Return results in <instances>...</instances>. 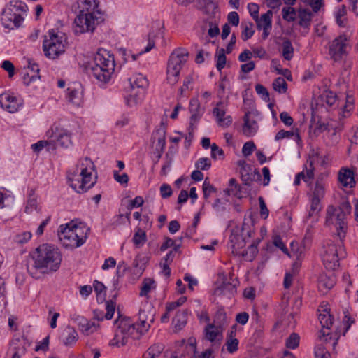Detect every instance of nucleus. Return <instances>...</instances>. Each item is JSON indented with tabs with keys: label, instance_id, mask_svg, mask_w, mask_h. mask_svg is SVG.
<instances>
[{
	"label": "nucleus",
	"instance_id": "1",
	"mask_svg": "<svg viewBox=\"0 0 358 358\" xmlns=\"http://www.w3.org/2000/svg\"><path fill=\"white\" fill-rule=\"evenodd\" d=\"M34 260L33 268L40 269L43 273L57 271L61 265L62 256L54 245L43 243L30 253Z\"/></svg>",
	"mask_w": 358,
	"mask_h": 358
},
{
	"label": "nucleus",
	"instance_id": "2",
	"mask_svg": "<svg viewBox=\"0 0 358 358\" xmlns=\"http://www.w3.org/2000/svg\"><path fill=\"white\" fill-rule=\"evenodd\" d=\"M95 166L89 157L82 159L77 166L76 170L68 172L67 180L69 185L77 193H84L94 186L92 180V170Z\"/></svg>",
	"mask_w": 358,
	"mask_h": 358
},
{
	"label": "nucleus",
	"instance_id": "3",
	"mask_svg": "<svg viewBox=\"0 0 358 358\" xmlns=\"http://www.w3.org/2000/svg\"><path fill=\"white\" fill-rule=\"evenodd\" d=\"M115 60L113 55L106 50H99L90 64V73L99 81L108 83L115 70Z\"/></svg>",
	"mask_w": 358,
	"mask_h": 358
},
{
	"label": "nucleus",
	"instance_id": "4",
	"mask_svg": "<svg viewBox=\"0 0 358 358\" xmlns=\"http://www.w3.org/2000/svg\"><path fill=\"white\" fill-rule=\"evenodd\" d=\"M116 330L110 345L112 346H124L128 343L130 337L138 336L139 328L129 317L119 316L115 321ZM142 329L140 330L141 331Z\"/></svg>",
	"mask_w": 358,
	"mask_h": 358
},
{
	"label": "nucleus",
	"instance_id": "5",
	"mask_svg": "<svg viewBox=\"0 0 358 358\" xmlns=\"http://www.w3.org/2000/svg\"><path fill=\"white\" fill-rule=\"evenodd\" d=\"M188 56V51L182 48H178L171 52L167 63L166 80L168 83L174 85L178 83L180 71L186 63Z\"/></svg>",
	"mask_w": 358,
	"mask_h": 358
},
{
	"label": "nucleus",
	"instance_id": "6",
	"mask_svg": "<svg viewBox=\"0 0 358 358\" xmlns=\"http://www.w3.org/2000/svg\"><path fill=\"white\" fill-rule=\"evenodd\" d=\"M345 252L341 245H336L331 241H328L321 252L324 266L328 270L334 271L339 267V259L345 257Z\"/></svg>",
	"mask_w": 358,
	"mask_h": 358
},
{
	"label": "nucleus",
	"instance_id": "7",
	"mask_svg": "<svg viewBox=\"0 0 358 358\" xmlns=\"http://www.w3.org/2000/svg\"><path fill=\"white\" fill-rule=\"evenodd\" d=\"M85 13V10H81L79 14L74 20L73 31L76 34H81L85 32H93L96 27L103 21V13Z\"/></svg>",
	"mask_w": 358,
	"mask_h": 358
},
{
	"label": "nucleus",
	"instance_id": "8",
	"mask_svg": "<svg viewBox=\"0 0 358 358\" xmlns=\"http://www.w3.org/2000/svg\"><path fill=\"white\" fill-rule=\"evenodd\" d=\"M22 14L21 1H11L3 9L1 14V23L5 28L13 29L20 26Z\"/></svg>",
	"mask_w": 358,
	"mask_h": 358
},
{
	"label": "nucleus",
	"instance_id": "9",
	"mask_svg": "<svg viewBox=\"0 0 358 358\" xmlns=\"http://www.w3.org/2000/svg\"><path fill=\"white\" fill-rule=\"evenodd\" d=\"M49 38H45L43 43L45 55L50 59H55L65 51L66 38L59 35L54 29L48 32Z\"/></svg>",
	"mask_w": 358,
	"mask_h": 358
},
{
	"label": "nucleus",
	"instance_id": "10",
	"mask_svg": "<svg viewBox=\"0 0 358 358\" xmlns=\"http://www.w3.org/2000/svg\"><path fill=\"white\" fill-rule=\"evenodd\" d=\"M337 215H340L337 208L333 206H329L326 212L325 224L327 226L335 224L336 227V235L338 237L341 243L345 237L347 224L344 219L339 220Z\"/></svg>",
	"mask_w": 358,
	"mask_h": 358
},
{
	"label": "nucleus",
	"instance_id": "11",
	"mask_svg": "<svg viewBox=\"0 0 358 358\" xmlns=\"http://www.w3.org/2000/svg\"><path fill=\"white\" fill-rule=\"evenodd\" d=\"M347 49V36L344 34L340 35L329 43V55L335 62H340L343 57L348 55V51Z\"/></svg>",
	"mask_w": 358,
	"mask_h": 358
},
{
	"label": "nucleus",
	"instance_id": "12",
	"mask_svg": "<svg viewBox=\"0 0 358 358\" xmlns=\"http://www.w3.org/2000/svg\"><path fill=\"white\" fill-rule=\"evenodd\" d=\"M76 237L68 224L59 226L58 238L65 248L72 250L80 247L82 245Z\"/></svg>",
	"mask_w": 358,
	"mask_h": 358
},
{
	"label": "nucleus",
	"instance_id": "13",
	"mask_svg": "<svg viewBox=\"0 0 358 358\" xmlns=\"http://www.w3.org/2000/svg\"><path fill=\"white\" fill-rule=\"evenodd\" d=\"M242 235L241 236L238 235H231L230 236V248L232 249V252L238 255V250L241 248H243L245 245V238L246 237L250 238L252 236V231L250 229V225L245 222L242 226Z\"/></svg>",
	"mask_w": 358,
	"mask_h": 358
},
{
	"label": "nucleus",
	"instance_id": "14",
	"mask_svg": "<svg viewBox=\"0 0 358 358\" xmlns=\"http://www.w3.org/2000/svg\"><path fill=\"white\" fill-rule=\"evenodd\" d=\"M189 110L191 113L190 122L189 127V134L192 135V131L194 129V125L200 120L203 116L205 108L201 106L199 101L196 99H192L189 101Z\"/></svg>",
	"mask_w": 358,
	"mask_h": 358
},
{
	"label": "nucleus",
	"instance_id": "15",
	"mask_svg": "<svg viewBox=\"0 0 358 358\" xmlns=\"http://www.w3.org/2000/svg\"><path fill=\"white\" fill-rule=\"evenodd\" d=\"M227 111V103L224 101H219L213 109V115L215 117L218 126L228 127L232 123V118L230 115L225 116Z\"/></svg>",
	"mask_w": 358,
	"mask_h": 358
},
{
	"label": "nucleus",
	"instance_id": "16",
	"mask_svg": "<svg viewBox=\"0 0 358 358\" xmlns=\"http://www.w3.org/2000/svg\"><path fill=\"white\" fill-rule=\"evenodd\" d=\"M51 131L52 135L50 136V141L52 149H55L58 147L68 148L71 144V136L66 131L57 129L55 132H54L52 129Z\"/></svg>",
	"mask_w": 358,
	"mask_h": 358
},
{
	"label": "nucleus",
	"instance_id": "17",
	"mask_svg": "<svg viewBox=\"0 0 358 358\" xmlns=\"http://www.w3.org/2000/svg\"><path fill=\"white\" fill-rule=\"evenodd\" d=\"M0 105L8 112L15 113L19 110L21 103L13 93L6 92L0 94Z\"/></svg>",
	"mask_w": 358,
	"mask_h": 358
},
{
	"label": "nucleus",
	"instance_id": "18",
	"mask_svg": "<svg viewBox=\"0 0 358 358\" xmlns=\"http://www.w3.org/2000/svg\"><path fill=\"white\" fill-rule=\"evenodd\" d=\"M222 329L215 327V324H208L204 329L205 338L213 344V348L218 349L222 340Z\"/></svg>",
	"mask_w": 358,
	"mask_h": 358
},
{
	"label": "nucleus",
	"instance_id": "19",
	"mask_svg": "<svg viewBox=\"0 0 358 358\" xmlns=\"http://www.w3.org/2000/svg\"><path fill=\"white\" fill-rule=\"evenodd\" d=\"M67 224L83 245L87 238L90 228L85 223L79 222V224H77L73 220Z\"/></svg>",
	"mask_w": 358,
	"mask_h": 358
},
{
	"label": "nucleus",
	"instance_id": "20",
	"mask_svg": "<svg viewBox=\"0 0 358 358\" xmlns=\"http://www.w3.org/2000/svg\"><path fill=\"white\" fill-rule=\"evenodd\" d=\"M318 319L322 327V329L320 331L319 337L321 340L324 339V341L327 342L330 335L329 331L333 324L332 317L329 313L327 312L324 314L320 313L318 316Z\"/></svg>",
	"mask_w": 358,
	"mask_h": 358
},
{
	"label": "nucleus",
	"instance_id": "21",
	"mask_svg": "<svg viewBox=\"0 0 358 358\" xmlns=\"http://www.w3.org/2000/svg\"><path fill=\"white\" fill-rule=\"evenodd\" d=\"M39 68L37 64L29 62L27 67L24 68V84L29 85L39 79Z\"/></svg>",
	"mask_w": 358,
	"mask_h": 358
},
{
	"label": "nucleus",
	"instance_id": "22",
	"mask_svg": "<svg viewBox=\"0 0 358 358\" xmlns=\"http://www.w3.org/2000/svg\"><path fill=\"white\" fill-rule=\"evenodd\" d=\"M336 278L334 273L321 274L318 278V288L323 293L331 289L336 284Z\"/></svg>",
	"mask_w": 358,
	"mask_h": 358
},
{
	"label": "nucleus",
	"instance_id": "23",
	"mask_svg": "<svg viewBox=\"0 0 358 358\" xmlns=\"http://www.w3.org/2000/svg\"><path fill=\"white\" fill-rule=\"evenodd\" d=\"M238 284L237 280L232 282L224 281L222 285L215 290V294L225 295L230 298L236 293V286Z\"/></svg>",
	"mask_w": 358,
	"mask_h": 358
},
{
	"label": "nucleus",
	"instance_id": "24",
	"mask_svg": "<svg viewBox=\"0 0 358 358\" xmlns=\"http://www.w3.org/2000/svg\"><path fill=\"white\" fill-rule=\"evenodd\" d=\"M62 342L66 346H72L78 339V334L76 329L71 326H67L62 334Z\"/></svg>",
	"mask_w": 358,
	"mask_h": 358
},
{
	"label": "nucleus",
	"instance_id": "25",
	"mask_svg": "<svg viewBox=\"0 0 358 358\" xmlns=\"http://www.w3.org/2000/svg\"><path fill=\"white\" fill-rule=\"evenodd\" d=\"M338 180L339 182L346 187H353L356 184L354 178V173L349 169L343 168L341 169L338 174Z\"/></svg>",
	"mask_w": 358,
	"mask_h": 358
},
{
	"label": "nucleus",
	"instance_id": "26",
	"mask_svg": "<svg viewBox=\"0 0 358 358\" xmlns=\"http://www.w3.org/2000/svg\"><path fill=\"white\" fill-rule=\"evenodd\" d=\"M130 85L133 91L136 90H143L148 86V81L141 73L135 74L129 79Z\"/></svg>",
	"mask_w": 358,
	"mask_h": 358
},
{
	"label": "nucleus",
	"instance_id": "27",
	"mask_svg": "<svg viewBox=\"0 0 358 358\" xmlns=\"http://www.w3.org/2000/svg\"><path fill=\"white\" fill-rule=\"evenodd\" d=\"M144 94L145 90H143L135 89L133 91V89H131V93L125 97L126 104L129 107L136 106L143 100Z\"/></svg>",
	"mask_w": 358,
	"mask_h": 358
},
{
	"label": "nucleus",
	"instance_id": "28",
	"mask_svg": "<svg viewBox=\"0 0 358 358\" xmlns=\"http://www.w3.org/2000/svg\"><path fill=\"white\" fill-rule=\"evenodd\" d=\"M298 15L299 18V24L308 29L313 17L312 12L306 8H300L298 11Z\"/></svg>",
	"mask_w": 358,
	"mask_h": 358
},
{
	"label": "nucleus",
	"instance_id": "29",
	"mask_svg": "<svg viewBox=\"0 0 358 358\" xmlns=\"http://www.w3.org/2000/svg\"><path fill=\"white\" fill-rule=\"evenodd\" d=\"M187 321V310H179L172 320V324L176 331H180L184 328Z\"/></svg>",
	"mask_w": 358,
	"mask_h": 358
},
{
	"label": "nucleus",
	"instance_id": "30",
	"mask_svg": "<svg viewBox=\"0 0 358 358\" xmlns=\"http://www.w3.org/2000/svg\"><path fill=\"white\" fill-rule=\"evenodd\" d=\"M272 16L273 12L271 10H268L266 13L262 14L258 20H255L257 23L258 29H271L272 28Z\"/></svg>",
	"mask_w": 358,
	"mask_h": 358
},
{
	"label": "nucleus",
	"instance_id": "31",
	"mask_svg": "<svg viewBox=\"0 0 358 358\" xmlns=\"http://www.w3.org/2000/svg\"><path fill=\"white\" fill-rule=\"evenodd\" d=\"M244 124L243 127V134L248 136L254 135L257 130V125L255 120L249 119V114L246 113L243 117Z\"/></svg>",
	"mask_w": 358,
	"mask_h": 358
},
{
	"label": "nucleus",
	"instance_id": "32",
	"mask_svg": "<svg viewBox=\"0 0 358 358\" xmlns=\"http://www.w3.org/2000/svg\"><path fill=\"white\" fill-rule=\"evenodd\" d=\"M282 56L286 60H291L294 56V48L288 38H285L282 44Z\"/></svg>",
	"mask_w": 358,
	"mask_h": 358
},
{
	"label": "nucleus",
	"instance_id": "33",
	"mask_svg": "<svg viewBox=\"0 0 358 358\" xmlns=\"http://www.w3.org/2000/svg\"><path fill=\"white\" fill-rule=\"evenodd\" d=\"M234 336L235 331H231L227 336L225 345L227 346V350L229 353H234L238 350L239 341L237 338H234Z\"/></svg>",
	"mask_w": 358,
	"mask_h": 358
},
{
	"label": "nucleus",
	"instance_id": "34",
	"mask_svg": "<svg viewBox=\"0 0 358 358\" xmlns=\"http://www.w3.org/2000/svg\"><path fill=\"white\" fill-rule=\"evenodd\" d=\"M213 324H215V327L222 330L227 324V314L222 309H220L216 312Z\"/></svg>",
	"mask_w": 358,
	"mask_h": 358
},
{
	"label": "nucleus",
	"instance_id": "35",
	"mask_svg": "<svg viewBox=\"0 0 358 358\" xmlns=\"http://www.w3.org/2000/svg\"><path fill=\"white\" fill-rule=\"evenodd\" d=\"M22 348L20 337L14 338L10 343L9 351L12 353L11 358H21L20 350Z\"/></svg>",
	"mask_w": 358,
	"mask_h": 358
},
{
	"label": "nucleus",
	"instance_id": "36",
	"mask_svg": "<svg viewBox=\"0 0 358 358\" xmlns=\"http://www.w3.org/2000/svg\"><path fill=\"white\" fill-rule=\"evenodd\" d=\"M83 4L82 10H85V13H92L95 15H96V13H102L99 9V2L97 0H84Z\"/></svg>",
	"mask_w": 358,
	"mask_h": 358
},
{
	"label": "nucleus",
	"instance_id": "37",
	"mask_svg": "<svg viewBox=\"0 0 358 358\" xmlns=\"http://www.w3.org/2000/svg\"><path fill=\"white\" fill-rule=\"evenodd\" d=\"M251 169H242V171H240L241 178L243 182L246 185H250L251 182L254 180L255 176L257 175L258 178H260L261 176L257 169H255L253 173H250L249 171Z\"/></svg>",
	"mask_w": 358,
	"mask_h": 358
},
{
	"label": "nucleus",
	"instance_id": "38",
	"mask_svg": "<svg viewBox=\"0 0 358 358\" xmlns=\"http://www.w3.org/2000/svg\"><path fill=\"white\" fill-rule=\"evenodd\" d=\"M164 347L161 343H157L150 346L143 355L144 358H157L163 352Z\"/></svg>",
	"mask_w": 358,
	"mask_h": 358
},
{
	"label": "nucleus",
	"instance_id": "39",
	"mask_svg": "<svg viewBox=\"0 0 358 358\" xmlns=\"http://www.w3.org/2000/svg\"><path fill=\"white\" fill-rule=\"evenodd\" d=\"M155 135L158 136L156 148L164 152L166 146V127L162 124L156 130Z\"/></svg>",
	"mask_w": 358,
	"mask_h": 358
},
{
	"label": "nucleus",
	"instance_id": "40",
	"mask_svg": "<svg viewBox=\"0 0 358 358\" xmlns=\"http://www.w3.org/2000/svg\"><path fill=\"white\" fill-rule=\"evenodd\" d=\"M325 194L324 185L321 180H317L315 182V187L313 189V193L310 198L321 201Z\"/></svg>",
	"mask_w": 358,
	"mask_h": 358
},
{
	"label": "nucleus",
	"instance_id": "41",
	"mask_svg": "<svg viewBox=\"0 0 358 358\" xmlns=\"http://www.w3.org/2000/svg\"><path fill=\"white\" fill-rule=\"evenodd\" d=\"M132 241L136 248H141L147 241L146 233L141 228H137L134 234Z\"/></svg>",
	"mask_w": 358,
	"mask_h": 358
},
{
	"label": "nucleus",
	"instance_id": "42",
	"mask_svg": "<svg viewBox=\"0 0 358 358\" xmlns=\"http://www.w3.org/2000/svg\"><path fill=\"white\" fill-rule=\"evenodd\" d=\"M155 280L151 278H145L143 280L139 293L140 296H148L152 289L155 287Z\"/></svg>",
	"mask_w": 358,
	"mask_h": 358
},
{
	"label": "nucleus",
	"instance_id": "43",
	"mask_svg": "<svg viewBox=\"0 0 358 358\" xmlns=\"http://www.w3.org/2000/svg\"><path fill=\"white\" fill-rule=\"evenodd\" d=\"M68 101L75 106H80L81 103V96L78 90L69 87L67 90Z\"/></svg>",
	"mask_w": 358,
	"mask_h": 358
},
{
	"label": "nucleus",
	"instance_id": "44",
	"mask_svg": "<svg viewBox=\"0 0 358 358\" xmlns=\"http://www.w3.org/2000/svg\"><path fill=\"white\" fill-rule=\"evenodd\" d=\"M37 209V201L35 196L34 191L31 189L29 194L27 203L25 208V213H31L34 210Z\"/></svg>",
	"mask_w": 358,
	"mask_h": 358
},
{
	"label": "nucleus",
	"instance_id": "45",
	"mask_svg": "<svg viewBox=\"0 0 358 358\" xmlns=\"http://www.w3.org/2000/svg\"><path fill=\"white\" fill-rule=\"evenodd\" d=\"M93 287L94 288L95 292L96 293L97 300L103 302L105 300L106 296V288L105 285L98 280H94Z\"/></svg>",
	"mask_w": 358,
	"mask_h": 358
},
{
	"label": "nucleus",
	"instance_id": "46",
	"mask_svg": "<svg viewBox=\"0 0 358 358\" xmlns=\"http://www.w3.org/2000/svg\"><path fill=\"white\" fill-rule=\"evenodd\" d=\"M273 87L275 91L278 93L283 94L287 92V84L283 78L278 77L273 80Z\"/></svg>",
	"mask_w": 358,
	"mask_h": 358
},
{
	"label": "nucleus",
	"instance_id": "47",
	"mask_svg": "<svg viewBox=\"0 0 358 358\" xmlns=\"http://www.w3.org/2000/svg\"><path fill=\"white\" fill-rule=\"evenodd\" d=\"M338 211L339 215L337 216L339 217V220L344 219L346 220V217L350 214L351 212V206L348 201H343L338 208H336Z\"/></svg>",
	"mask_w": 358,
	"mask_h": 358
},
{
	"label": "nucleus",
	"instance_id": "48",
	"mask_svg": "<svg viewBox=\"0 0 358 358\" xmlns=\"http://www.w3.org/2000/svg\"><path fill=\"white\" fill-rule=\"evenodd\" d=\"M282 16L283 20L287 22H294L296 19V10L292 6H285L282 9Z\"/></svg>",
	"mask_w": 358,
	"mask_h": 358
},
{
	"label": "nucleus",
	"instance_id": "49",
	"mask_svg": "<svg viewBox=\"0 0 358 358\" xmlns=\"http://www.w3.org/2000/svg\"><path fill=\"white\" fill-rule=\"evenodd\" d=\"M252 27L253 24L252 22H248V24H245L241 23V28L243 29L241 38L243 41H245L253 36L255 30H253Z\"/></svg>",
	"mask_w": 358,
	"mask_h": 358
},
{
	"label": "nucleus",
	"instance_id": "50",
	"mask_svg": "<svg viewBox=\"0 0 358 358\" xmlns=\"http://www.w3.org/2000/svg\"><path fill=\"white\" fill-rule=\"evenodd\" d=\"M322 210L321 201L310 198V208L308 211V217H315Z\"/></svg>",
	"mask_w": 358,
	"mask_h": 358
},
{
	"label": "nucleus",
	"instance_id": "51",
	"mask_svg": "<svg viewBox=\"0 0 358 358\" xmlns=\"http://www.w3.org/2000/svg\"><path fill=\"white\" fill-rule=\"evenodd\" d=\"M228 199H226L225 201H222L220 199H216L215 200L214 203L213 204V208L217 213L222 215L228 210Z\"/></svg>",
	"mask_w": 358,
	"mask_h": 358
},
{
	"label": "nucleus",
	"instance_id": "52",
	"mask_svg": "<svg viewBox=\"0 0 358 358\" xmlns=\"http://www.w3.org/2000/svg\"><path fill=\"white\" fill-rule=\"evenodd\" d=\"M216 58V68L218 71H221L226 64V55L225 50L221 48L218 50L215 55Z\"/></svg>",
	"mask_w": 358,
	"mask_h": 358
},
{
	"label": "nucleus",
	"instance_id": "53",
	"mask_svg": "<svg viewBox=\"0 0 358 358\" xmlns=\"http://www.w3.org/2000/svg\"><path fill=\"white\" fill-rule=\"evenodd\" d=\"M293 136L295 137L296 141H299L300 139V136L297 133L294 134V132L292 131L280 130L276 134L275 140L280 141L283 138H291Z\"/></svg>",
	"mask_w": 358,
	"mask_h": 358
},
{
	"label": "nucleus",
	"instance_id": "54",
	"mask_svg": "<svg viewBox=\"0 0 358 358\" xmlns=\"http://www.w3.org/2000/svg\"><path fill=\"white\" fill-rule=\"evenodd\" d=\"M203 192V197L206 200H208L211 194L215 193L217 189L210 183L208 178H206L202 186Z\"/></svg>",
	"mask_w": 358,
	"mask_h": 358
},
{
	"label": "nucleus",
	"instance_id": "55",
	"mask_svg": "<svg viewBox=\"0 0 358 358\" xmlns=\"http://www.w3.org/2000/svg\"><path fill=\"white\" fill-rule=\"evenodd\" d=\"M171 147L169 148V152L165 155V162L161 170V174L164 176L167 174V172L171 169L173 162V154L171 152Z\"/></svg>",
	"mask_w": 358,
	"mask_h": 358
},
{
	"label": "nucleus",
	"instance_id": "56",
	"mask_svg": "<svg viewBox=\"0 0 358 358\" xmlns=\"http://www.w3.org/2000/svg\"><path fill=\"white\" fill-rule=\"evenodd\" d=\"M300 337L296 333H292L286 340V347L289 349H295L299 346Z\"/></svg>",
	"mask_w": 358,
	"mask_h": 358
},
{
	"label": "nucleus",
	"instance_id": "57",
	"mask_svg": "<svg viewBox=\"0 0 358 358\" xmlns=\"http://www.w3.org/2000/svg\"><path fill=\"white\" fill-rule=\"evenodd\" d=\"M48 147V150L52 149L51 141H39L36 143L31 145V149L34 152L38 153L44 148Z\"/></svg>",
	"mask_w": 358,
	"mask_h": 358
},
{
	"label": "nucleus",
	"instance_id": "58",
	"mask_svg": "<svg viewBox=\"0 0 358 358\" xmlns=\"http://www.w3.org/2000/svg\"><path fill=\"white\" fill-rule=\"evenodd\" d=\"M80 324L81 331L87 335L93 333L96 329L94 322H90L87 320H84V323L80 322Z\"/></svg>",
	"mask_w": 358,
	"mask_h": 358
},
{
	"label": "nucleus",
	"instance_id": "59",
	"mask_svg": "<svg viewBox=\"0 0 358 358\" xmlns=\"http://www.w3.org/2000/svg\"><path fill=\"white\" fill-rule=\"evenodd\" d=\"M106 313H105V319L110 320L113 317L115 310V303L110 300L106 301Z\"/></svg>",
	"mask_w": 358,
	"mask_h": 358
},
{
	"label": "nucleus",
	"instance_id": "60",
	"mask_svg": "<svg viewBox=\"0 0 358 358\" xmlns=\"http://www.w3.org/2000/svg\"><path fill=\"white\" fill-rule=\"evenodd\" d=\"M256 92L261 96L262 99L265 101H269V93L267 89L261 84H257L255 86Z\"/></svg>",
	"mask_w": 358,
	"mask_h": 358
},
{
	"label": "nucleus",
	"instance_id": "61",
	"mask_svg": "<svg viewBox=\"0 0 358 358\" xmlns=\"http://www.w3.org/2000/svg\"><path fill=\"white\" fill-rule=\"evenodd\" d=\"M195 166L201 170H208L211 166L210 160L208 157H201L198 159Z\"/></svg>",
	"mask_w": 358,
	"mask_h": 358
},
{
	"label": "nucleus",
	"instance_id": "62",
	"mask_svg": "<svg viewBox=\"0 0 358 358\" xmlns=\"http://www.w3.org/2000/svg\"><path fill=\"white\" fill-rule=\"evenodd\" d=\"M256 149V145L252 141L246 142L242 148V153L243 156L248 157L250 156L253 151Z\"/></svg>",
	"mask_w": 358,
	"mask_h": 358
},
{
	"label": "nucleus",
	"instance_id": "63",
	"mask_svg": "<svg viewBox=\"0 0 358 358\" xmlns=\"http://www.w3.org/2000/svg\"><path fill=\"white\" fill-rule=\"evenodd\" d=\"M114 179L121 185H127L129 176L126 173L120 175L117 171H113Z\"/></svg>",
	"mask_w": 358,
	"mask_h": 358
},
{
	"label": "nucleus",
	"instance_id": "64",
	"mask_svg": "<svg viewBox=\"0 0 358 358\" xmlns=\"http://www.w3.org/2000/svg\"><path fill=\"white\" fill-rule=\"evenodd\" d=\"M1 68L8 73L9 78H12L15 74V66L9 60H4L1 64Z\"/></svg>",
	"mask_w": 358,
	"mask_h": 358
}]
</instances>
